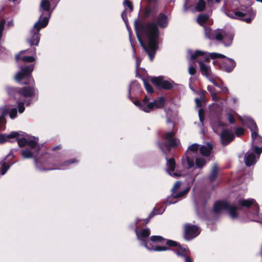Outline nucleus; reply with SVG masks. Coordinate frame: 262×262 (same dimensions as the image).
Listing matches in <instances>:
<instances>
[{"label":"nucleus","mask_w":262,"mask_h":262,"mask_svg":"<svg viewBox=\"0 0 262 262\" xmlns=\"http://www.w3.org/2000/svg\"><path fill=\"white\" fill-rule=\"evenodd\" d=\"M228 119L230 123L234 124L235 121L234 116L231 113L228 114Z\"/></svg>","instance_id":"obj_54"},{"label":"nucleus","mask_w":262,"mask_h":262,"mask_svg":"<svg viewBox=\"0 0 262 262\" xmlns=\"http://www.w3.org/2000/svg\"><path fill=\"white\" fill-rule=\"evenodd\" d=\"M226 14L231 18L238 19L247 23H250L255 16V12L251 7L247 8L244 11H230Z\"/></svg>","instance_id":"obj_7"},{"label":"nucleus","mask_w":262,"mask_h":262,"mask_svg":"<svg viewBox=\"0 0 262 262\" xmlns=\"http://www.w3.org/2000/svg\"><path fill=\"white\" fill-rule=\"evenodd\" d=\"M39 153L34 151V152L31 150L26 149L21 151V156L25 159L33 158L35 163L37 164L38 162V158L37 156Z\"/></svg>","instance_id":"obj_19"},{"label":"nucleus","mask_w":262,"mask_h":262,"mask_svg":"<svg viewBox=\"0 0 262 262\" xmlns=\"http://www.w3.org/2000/svg\"><path fill=\"white\" fill-rule=\"evenodd\" d=\"M156 207H155L153 210L148 215V218L150 220L155 215L157 214H161L163 213V211H158V212H156Z\"/></svg>","instance_id":"obj_47"},{"label":"nucleus","mask_w":262,"mask_h":262,"mask_svg":"<svg viewBox=\"0 0 262 262\" xmlns=\"http://www.w3.org/2000/svg\"><path fill=\"white\" fill-rule=\"evenodd\" d=\"M19 136V133L16 132H12L9 135L0 134V144H4L8 141L13 142V141H10L9 140L14 139V138H16Z\"/></svg>","instance_id":"obj_17"},{"label":"nucleus","mask_w":262,"mask_h":262,"mask_svg":"<svg viewBox=\"0 0 262 262\" xmlns=\"http://www.w3.org/2000/svg\"><path fill=\"white\" fill-rule=\"evenodd\" d=\"M150 241L156 243V244H160L159 245H157L155 248L156 252L168 251L171 250V248L176 247V248L172 250L178 256L186 257L189 252L188 249L182 246L179 243L165 238L160 235L151 236Z\"/></svg>","instance_id":"obj_3"},{"label":"nucleus","mask_w":262,"mask_h":262,"mask_svg":"<svg viewBox=\"0 0 262 262\" xmlns=\"http://www.w3.org/2000/svg\"><path fill=\"white\" fill-rule=\"evenodd\" d=\"M206 91H205V90H202L199 93V95L200 96V97L203 98V99H205V95L206 94Z\"/></svg>","instance_id":"obj_63"},{"label":"nucleus","mask_w":262,"mask_h":262,"mask_svg":"<svg viewBox=\"0 0 262 262\" xmlns=\"http://www.w3.org/2000/svg\"><path fill=\"white\" fill-rule=\"evenodd\" d=\"M253 150L254 152L259 156L260 154L262 152V146L261 147H259L258 146L255 145L253 146Z\"/></svg>","instance_id":"obj_48"},{"label":"nucleus","mask_w":262,"mask_h":262,"mask_svg":"<svg viewBox=\"0 0 262 262\" xmlns=\"http://www.w3.org/2000/svg\"><path fill=\"white\" fill-rule=\"evenodd\" d=\"M165 158L167 160L166 166L168 168V171H174L176 168V161L174 158L168 159L167 155H164Z\"/></svg>","instance_id":"obj_28"},{"label":"nucleus","mask_w":262,"mask_h":262,"mask_svg":"<svg viewBox=\"0 0 262 262\" xmlns=\"http://www.w3.org/2000/svg\"><path fill=\"white\" fill-rule=\"evenodd\" d=\"M134 103L136 106H138L141 110H142V107H143L144 104L142 102L139 100H136Z\"/></svg>","instance_id":"obj_57"},{"label":"nucleus","mask_w":262,"mask_h":262,"mask_svg":"<svg viewBox=\"0 0 262 262\" xmlns=\"http://www.w3.org/2000/svg\"><path fill=\"white\" fill-rule=\"evenodd\" d=\"M207 90L211 93V95L215 92V88L211 85L207 86Z\"/></svg>","instance_id":"obj_60"},{"label":"nucleus","mask_w":262,"mask_h":262,"mask_svg":"<svg viewBox=\"0 0 262 262\" xmlns=\"http://www.w3.org/2000/svg\"><path fill=\"white\" fill-rule=\"evenodd\" d=\"M210 55V57H211L212 59H215L217 58H226V56L222 54L217 53H211L209 54Z\"/></svg>","instance_id":"obj_46"},{"label":"nucleus","mask_w":262,"mask_h":262,"mask_svg":"<svg viewBox=\"0 0 262 262\" xmlns=\"http://www.w3.org/2000/svg\"><path fill=\"white\" fill-rule=\"evenodd\" d=\"M147 5L142 11V17L144 19L148 18L150 15L157 13L159 9L158 0H146Z\"/></svg>","instance_id":"obj_9"},{"label":"nucleus","mask_w":262,"mask_h":262,"mask_svg":"<svg viewBox=\"0 0 262 262\" xmlns=\"http://www.w3.org/2000/svg\"><path fill=\"white\" fill-rule=\"evenodd\" d=\"M140 221H141V219H140L139 218H137L135 220L134 225H130V228H133L134 227H135V228L136 226H138L137 225L139 224V223Z\"/></svg>","instance_id":"obj_62"},{"label":"nucleus","mask_w":262,"mask_h":262,"mask_svg":"<svg viewBox=\"0 0 262 262\" xmlns=\"http://www.w3.org/2000/svg\"><path fill=\"white\" fill-rule=\"evenodd\" d=\"M18 136L17 137L15 138L16 140L17 141L18 145L20 147H24L26 145H27V139H26L25 138L22 137L21 138H18Z\"/></svg>","instance_id":"obj_41"},{"label":"nucleus","mask_w":262,"mask_h":262,"mask_svg":"<svg viewBox=\"0 0 262 262\" xmlns=\"http://www.w3.org/2000/svg\"><path fill=\"white\" fill-rule=\"evenodd\" d=\"M199 56H204V61L206 62H209L210 61L211 57L210 55H206L205 52L197 50L193 54L191 55V59L195 60Z\"/></svg>","instance_id":"obj_21"},{"label":"nucleus","mask_w":262,"mask_h":262,"mask_svg":"<svg viewBox=\"0 0 262 262\" xmlns=\"http://www.w3.org/2000/svg\"><path fill=\"white\" fill-rule=\"evenodd\" d=\"M208 79L214 84V86L218 88H221V85L214 79L213 76L211 78H208Z\"/></svg>","instance_id":"obj_58"},{"label":"nucleus","mask_w":262,"mask_h":262,"mask_svg":"<svg viewBox=\"0 0 262 262\" xmlns=\"http://www.w3.org/2000/svg\"><path fill=\"white\" fill-rule=\"evenodd\" d=\"M235 138L232 132L227 129H224L220 135V140L223 146H225L230 144Z\"/></svg>","instance_id":"obj_11"},{"label":"nucleus","mask_w":262,"mask_h":262,"mask_svg":"<svg viewBox=\"0 0 262 262\" xmlns=\"http://www.w3.org/2000/svg\"><path fill=\"white\" fill-rule=\"evenodd\" d=\"M251 138L253 142H256V140L262 141V137L258 134V129L251 130Z\"/></svg>","instance_id":"obj_40"},{"label":"nucleus","mask_w":262,"mask_h":262,"mask_svg":"<svg viewBox=\"0 0 262 262\" xmlns=\"http://www.w3.org/2000/svg\"><path fill=\"white\" fill-rule=\"evenodd\" d=\"M210 40H216L218 41H220L223 40L222 35V29H216L213 30L212 34L209 36Z\"/></svg>","instance_id":"obj_29"},{"label":"nucleus","mask_w":262,"mask_h":262,"mask_svg":"<svg viewBox=\"0 0 262 262\" xmlns=\"http://www.w3.org/2000/svg\"><path fill=\"white\" fill-rule=\"evenodd\" d=\"M245 133V130L244 128L241 127H236L235 129V134L238 137H240L244 135Z\"/></svg>","instance_id":"obj_45"},{"label":"nucleus","mask_w":262,"mask_h":262,"mask_svg":"<svg viewBox=\"0 0 262 262\" xmlns=\"http://www.w3.org/2000/svg\"><path fill=\"white\" fill-rule=\"evenodd\" d=\"M181 185V183L179 181H177L175 183V184L173 185V187L172 188V193H174L175 194V192L179 189Z\"/></svg>","instance_id":"obj_53"},{"label":"nucleus","mask_w":262,"mask_h":262,"mask_svg":"<svg viewBox=\"0 0 262 262\" xmlns=\"http://www.w3.org/2000/svg\"><path fill=\"white\" fill-rule=\"evenodd\" d=\"M198 149L199 145L197 144H193L188 148V150H189L190 151H193L194 152H197Z\"/></svg>","instance_id":"obj_49"},{"label":"nucleus","mask_w":262,"mask_h":262,"mask_svg":"<svg viewBox=\"0 0 262 262\" xmlns=\"http://www.w3.org/2000/svg\"><path fill=\"white\" fill-rule=\"evenodd\" d=\"M78 160L76 159H72L68 160L67 161H66L63 162H62L60 164H54L53 165V167L50 169H49V170H52V169H66L68 166H69L70 165L77 163Z\"/></svg>","instance_id":"obj_18"},{"label":"nucleus","mask_w":262,"mask_h":262,"mask_svg":"<svg viewBox=\"0 0 262 262\" xmlns=\"http://www.w3.org/2000/svg\"><path fill=\"white\" fill-rule=\"evenodd\" d=\"M212 100L215 101H217L219 100V97L217 95V93L215 92L211 94Z\"/></svg>","instance_id":"obj_61"},{"label":"nucleus","mask_w":262,"mask_h":262,"mask_svg":"<svg viewBox=\"0 0 262 262\" xmlns=\"http://www.w3.org/2000/svg\"><path fill=\"white\" fill-rule=\"evenodd\" d=\"M222 89V92L225 94H228L229 93L228 89L226 86H222L221 88Z\"/></svg>","instance_id":"obj_64"},{"label":"nucleus","mask_w":262,"mask_h":262,"mask_svg":"<svg viewBox=\"0 0 262 262\" xmlns=\"http://www.w3.org/2000/svg\"><path fill=\"white\" fill-rule=\"evenodd\" d=\"M7 114V112L5 110H2V112L0 116V131H3L5 129V124L6 123L5 116Z\"/></svg>","instance_id":"obj_33"},{"label":"nucleus","mask_w":262,"mask_h":262,"mask_svg":"<svg viewBox=\"0 0 262 262\" xmlns=\"http://www.w3.org/2000/svg\"><path fill=\"white\" fill-rule=\"evenodd\" d=\"M49 18L50 15L45 16L41 20L39 19L34 24V28L36 29V31H31L30 32L31 37L27 39V42L30 46L38 45L40 40L39 32L41 29L47 26Z\"/></svg>","instance_id":"obj_5"},{"label":"nucleus","mask_w":262,"mask_h":262,"mask_svg":"<svg viewBox=\"0 0 262 262\" xmlns=\"http://www.w3.org/2000/svg\"><path fill=\"white\" fill-rule=\"evenodd\" d=\"M11 164H10L9 163L6 162H3L1 170V174L2 175L5 174L10 167Z\"/></svg>","instance_id":"obj_39"},{"label":"nucleus","mask_w":262,"mask_h":262,"mask_svg":"<svg viewBox=\"0 0 262 262\" xmlns=\"http://www.w3.org/2000/svg\"><path fill=\"white\" fill-rule=\"evenodd\" d=\"M121 17L123 20L126 23L127 21V11L126 9L122 12Z\"/></svg>","instance_id":"obj_55"},{"label":"nucleus","mask_w":262,"mask_h":262,"mask_svg":"<svg viewBox=\"0 0 262 262\" xmlns=\"http://www.w3.org/2000/svg\"><path fill=\"white\" fill-rule=\"evenodd\" d=\"M175 133L171 131L165 133L163 138L165 141L163 143L157 142V146L164 155H167L171 152L172 149L177 148L180 142L179 139L174 138Z\"/></svg>","instance_id":"obj_4"},{"label":"nucleus","mask_w":262,"mask_h":262,"mask_svg":"<svg viewBox=\"0 0 262 262\" xmlns=\"http://www.w3.org/2000/svg\"><path fill=\"white\" fill-rule=\"evenodd\" d=\"M189 189H190V188L189 187H187L185 189L183 190V191H181L179 193H178L176 194L172 193V195L170 196H169L167 198V200L166 201L167 204L170 205V204L176 203L177 202V201H173V200L175 199H178V198L183 197V196H184L185 194H186L188 192Z\"/></svg>","instance_id":"obj_16"},{"label":"nucleus","mask_w":262,"mask_h":262,"mask_svg":"<svg viewBox=\"0 0 262 262\" xmlns=\"http://www.w3.org/2000/svg\"><path fill=\"white\" fill-rule=\"evenodd\" d=\"M7 93L10 97L13 98L15 100V101L17 102L18 111L20 114L23 113L25 110V108L24 106L25 103L23 102V101L25 100V99L31 98L33 97V96L28 97H22L20 99H16L14 98V97L13 95H10L8 92H7ZM34 96H35V95L33 96V97Z\"/></svg>","instance_id":"obj_22"},{"label":"nucleus","mask_w":262,"mask_h":262,"mask_svg":"<svg viewBox=\"0 0 262 262\" xmlns=\"http://www.w3.org/2000/svg\"><path fill=\"white\" fill-rule=\"evenodd\" d=\"M241 209L240 207H236L235 206H231L229 203L228 204V207L226 210L228 211V213L232 219H236L238 215L237 213V210Z\"/></svg>","instance_id":"obj_24"},{"label":"nucleus","mask_w":262,"mask_h":262,"mask_svg":"<svg viewBox=\"0 0 262 262\" xmlns=\"http://www.w3.org/2000/svg\"><path fill=\"white\" fill-rule=\"evenodd\" d=\"M134 231L136 234L138 239L142 242L141 245L142 246L145 247L149 251H156L155 248H156L157 246L153 245L152 242L150 241V237L148 239H147V238L148 237L150 234V231L149 229H143L141 232L139 233L138 232V227L136 226L134 228ZM153 243H155L153 242Z\"/></svg>","instance_id":"obj_6"},{"label":"nucleus","mask_w":262,"mask_h":262,"mask_svg":"<svg viewBox=\"0 0 262 262\" xmlns=\"http://www.w3.org/2000/svg\"><path fill=\"white\" fill-rule=\"evenodd\" d=\"M195 102L196 106L198 107H201L202 106V101L201 99L199 98H196L195 99Z\"/></svg>","instance_id":"obj_59"},{"label":"nucleus","mask_w":262,"mask_h":262,"mask_svg":"<svg viewBox=\"0 0 262 262\" xmlns=\"http://www.w3.org/2000/svg\"><path fill=\"white\" fill-rule=\"evenodd\" d=\"M168 25V18L165 13H160L156 21L143 24L138 19L135 21V30L139 42L145 51L148 54L149 59L152 61L156 51L158 48L157 40L159 36L158 27L164 29Z\"/></svg>","instance_id":"obj_1"},{"label":"nucleus","mask_w":262,"mask_h":262,"mask_svg":"<svg viewBox=\"0 0 262 262\" xmlns=\"http://www.w3.org/2000/svg\"><path fill=\"white\" fill-rule=\"evenodd\" d=\"M218 176V166L216 164L213 165L211 172L208 177L210 182L212 183L215 181Z\"/></svg>","instance_id":"obj_26"},{"label":"nucleus","mask_w":262,"mask_h":262,"mask_svg":"<svg viewBox=\"0 0 262 262\" xmlns=\"http://www.w3.org/2000/svg\"><path fill=\"white\" fill-rule=\"evenodd\" d=\"M206 6V3L204 0H199L195 7V9L198 12H202L205 9Z\"/></svg>","instance_id":"obj_36"},{"label":"nucleus","mask_w":262,"mask_h":262,"mask_svg":"<svg viewBox=\"0 0 262 262\" xmlns=\"http://www.w3.org/2000/svg\"><path fill=\"white\" fill-rule=\"evenodd\" d=\"M244 159L245 164L247 166H251L256 163V157L252 152L246 154Z\"/></svg>","instance_id":"obj_23"},{"label":"nucleus","mask_w":262,"mask_h":262,"mask_svg":"<svg viewBox=\"0 0 262 262\" xmlns=\"http://www.w3.org/2000/svg\"><path fill=\"white\" fill-rule=\"evenodd\" d=\"M183 237L186 241H191L198 236L201 232V229L196 225L186 223L183 227Z\"/></svg>","instance_id":"obj_8"},{"label":"nucleus","mask_w":262,"mask_h":262,"mask_svg":"<svg viewBox=\"0 0 262 262\" xmlns=\"http://www.w3.org/2000/svg\"><path fill=\"white\" fill-rule=\"evenodd\" d=\"M123 6L125 7V9L126 10V8H128L129 12H132L133 10L134 7L132 3L129 0H125L123 3Z\"/></svg>","instance_id":"obj_43"},{"label":"nucleus","mask_w":262,"mask_h":262,"mask_svg":"<svg viewBox=\"0 0 262 262\" xmlns=\"http://www.w3.org/2000/svg\"><path fill=\"white\" fill-rule=\"evenodd\" d=\"M212 149V146L210 144L209 145V147H206V146H202L200 148V152L203 156L208 157L211 154V150Z\"/></svg>","instance_id":"obj_30"},{"label":"nucleus","mask_w":262,"mask_h":262,"mask_svg":"<svg viewBox=\"0 0 262 262\" xmlns=\"http://www.w3.org/2000/svg\"><path fill=\"white\" fill-rule=\"evenodd\" d=\"M144 87H145L146 91L148 93H149L150 94H152L154 92V90L152 86L151 85V84L148 81H144Z\"/></svg>","instance_id":"obj_44"},{"label":"nucleus","mask_w":262,"mask_h":262,"mask_svg":"<svg viewBox=\"0 0 262 262\" xmlns=\"http://www.w3.org/2000/svg\"><path fill=\"white\" fill-rule=\"evenodd\" d=\"M189 154L190 152L188 151H187L186 152L185 156H183L182 158L183 161L186 160L187 164H188V169H190L194 166V160L193 158H191L189 156Z\"/></svg>","instance_id":"obj_32"},{"label":"nucleus","mask_w":262,"mask_h":262,"mask_svg":"<svg viewBox=\"0 0 262 262\" xmlns=\"http://www.w3.org/2000/svg\"><path fill=\"white\" fill-rule=\"evenodd\" d=\"M222 35L223 40L221 41L225 46H229L231 45L233 39V34L229 32L222 29Z\"/></svg>","instance_id":"obj_14"},{"label":"nucleus","mask_w":262,"mask_h":262,"mask_svg":"<svg viewBox=\"0 0 262 262\" xmlns=\"http://www.w3.org/2000/svg\"><path fill=\"white\" fill-rule=\"evenodd\" d=\"M223 58L224 60L220 63L221 69L228 73L232 72L236 66V62L234 60L226 57Z\"/></svg>","instance_id":"obj_13"},{"label":"nucleus","mask_w":262,"mask_h":262,"mask_svg":"<svg viewBox=\"0 0 262 262\" xmlns=\"http://www.w3.org/2000/svg\"><path fill=\"white\" fill-rule=\"evenodd\" d=\"M252 206H253V209L255 212L254 214H258L259 207L258 204L256 203L254 199H248L246 200H239L238 201V206L241 209V207H246L247 208H249Z\"/></svg>","instance_id":"obj_12"},{"label":"nucleus","mask_w":262,"mask_h":262,"mask_svg":"<svg viewBox=\"0 0 262 262\" xmlns=\"http://www.w3.org/2000/svg\"><path fill=\"white\" fill-rule=\"evenodd\" d=\"M27 51V50H22L15 55L16 62L19 63L20 61L22 64L19 66L20 70L16 74L15 79L19 83L29 85L22 88L9 86L7 88V92L16 99H20L22 97H32L35 94V81L32 75L35 58L32 56H20L22 53Z\"/></svg>","instance_id":"obj_2"},{"label":"nucleus","mask_w":262,"mask_h":262,"mask_svg":"<svg viewBox=\"0 0 262 262\" xmlns=\"http://www.w3.org/2000/svg\"><path fill=\"white\" fill-rule=\"evenodd\" d=\"M189 73L191 75H194L196 73V69L193 66H190L189 68Z\"/></svg>","instance_id":"obj_56"},{"label":"nucleus","mask_w":262,"mask_h":262,"mask_svg":"<svg viewBox=\"0 0 262 262\" xmlns=\"http://www.w3.org/2000/svg\"><path fill=\"white\" fill-rule=\"evenodd\" d=\"M204 34L205 35V37L209 39V36L212 34V33H213V30H212L210 27L204 26Z\"/></svg>","instance_id":"obj_42"},{"label":"nucleus","mask_w":262,"mask_h":262,"mask_svg":"<svg viewBox=\"0 0 262 262\" xmlns=\"http://www.w3.org/2000/svg\"><path fill=\"white\" fill-rule=\"evenodd\" d=\"M228 203L225 201H217L214 204L213 210L215 213H219L222 210H225L228 207Z\"/></svg>","instance_id":"obj_20"},{"label":"nucleus","mask_w":262,"mask_h":262,"mask_svg":"<svg viewBox=\"0 0 262 262\" xmlns=\"http://www.w3.org/2000/svg\"><path fill=\"white\" fill-rule=\"evenodd\" d=\"M151 81L159 90H170L173 88V84L171 82L168 80H163V77L161 76L153 77Z\"/></svg>","instance_id":"obj_10"},{"label":"nucleus","mask_w":262,"mask_h":262,"mask_svg":"<svg viewBox=\"0 0 262 262\" xmlns=\"http://www.w3.org/2000/svg\"><path fill=\"white\" fill-rule=\"evenodd\" d=\"M209 19V16L207 14H200L197 19L198 24L204 28L205 24Z\"/></svg>","instance_id":"obj_34"},{"label":"nucleus","mask_w":262,"mask_h":262,"mask_svg":"<svg viewBox=\"0 0 262 262\" xmlns=\"http://www.w3.org/2000/svg\"><path fill=\"white\" fill-rule=\"evenodd\" d=\"M27 145L31 148L35 149V151L39 152L40 147L37 145V142L35 139H30L27 140Z\"/></svg>","instance_id":"obj_31"},{"label":"nucleus","mask_w":262,"mask_h":262,"mask_svg":"<svg viewBox=\"0 0 262 262\" xmlns=\"http://www.w3.org/2000/svg\"><path fill=\"white\" fill-rule=\"evenodd\" d=\"M199 116L200 120L201 122H203L204 118H205V114H204V111L203 108H200L199 111Z\"/></svg>","instance_id":"obj_51"},{"label":"nucleus","mask_w":262,"mask_h":262,"mask_svg":"<svg viewBox=\"0 0 262 262\" xmlns=\"http://www.w3.org/2000/svg\"><path fill=\"white\" fill-rule=\"evenodd\" d=\"M50 0H42L40 3V9L47 12L48 16H51V12L50 11Z\"/></svg>","instance_id":"obj_27"},{"label":"nucleus","mask_w":262,"mask_h":262,"mask_svg":"<svg viewBox=\"0 0 262 262\" xmlns=\"http://www.w3.org/2000/svg\"><path fill=\"white\" fill-rule=\"evenodd\" d=\"M200 66V70L202 74L205 76L208 79L211 78L213 74L211 72L210 67L204 63V61L200 60L199 62Z\"/></svg>","instance_id":"obj_15"},{"label":"nucleus","mask_w":262,"mask_h":262,"mask_svg":"<svg viewBox=\"0 0 262 262\" xmlns=\"http://www.w3.org/2000/svg\"><path fill=\"white\" fill-rule=\"evenodd\" d=\"M243 123L244 125H246L250 130L258 129V127L255 121L252 118H246Z\"/></svg>","instance_id":"obj_25"},{"label":"nucleus","mask_w":262,"mask_h":262,"mask_svg":"<svg viewBox=\"0 0 262 262\" xmlns=\"http://www.w3.org/2000/svg\"><path fill=\"white\" fill-rule=\"evenodd\" d=\"M207 163V161L205 159L202 158H195V164L197 168L199 169L203 168Z\"/></svg>","instance_id":"obj_37"},{"label":"nucleus","mask_w":262,"mask_h":262,"mask_svg":"<svg viewBox=\"0 0 262 262\" xmlns=\"http://www.w3.org/2000/svg\"><path fill=\"white\" fill-rule=\"evenodd\" d=\"M155 107V104L154 102H149L147 104L144 105L142 107V111L146 113H149L152 111Z\"/></svg>","instance_id":"obj_38"},{"label":"nucleus","mask_w":262,"mask_h":262,"mask_svg":"<svg viewBox=\"0 0 262 262\" xmlns=\"http://www.w3.org/2000/svg\"><path fill=\"white\" fill-rule=\"evenodd\" d=\"M17 109L16 108H12L9 113L10 117L11 119L15 118L17 116Z\"/></svg>","instance_id":"obj_50"},{"label":"nucleus","mask_w":262,"mask_h":262,"mask_svg":"<svg viewBox=\"0 0 262 262\" xmlns=\"http://www.w3.org/2000/svg\"><path fill=\"white\" fill-rule=\"evenodd\" d=\"M6 23L5 19H2L0 21V39L2 37L3 31L4 29V26Z\"/></svg>","instance_id":"obj_52"},{"label":"nucleus","mask_w":262,"mask_h":262,"mask_svg":"<svg viewBox=\"0 0 262 262\" xmlns=\"http://www.w3.org/2000/svg\"><path fill=\"white\" fill-rule=\"evenodd\" d=\"M154 102L155 104L156 108H161L165 105V98L163 96H161L158 100H155Z\"/></svg>","instance_id":"obj_35"}]
</instances>
